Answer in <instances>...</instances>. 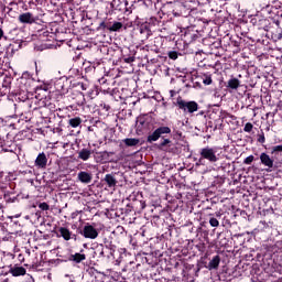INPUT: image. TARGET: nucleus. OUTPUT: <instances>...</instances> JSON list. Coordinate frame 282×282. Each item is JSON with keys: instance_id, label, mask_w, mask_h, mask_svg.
Listing matches in <instances>:
<instances>
[{"instance_id": "f257e3e1", "label": "nucleus", "mask_w": 282, "mask_h": 282, "mask_svg": "<svg viewBox=\"0 0 282 282\" xmlns=\"http://www.w3.org/2000/svg\"><path fill=\"white\" fill-rule=\"evenodd\" d=\"M171 133V128L169 126H161L156 128L153 132L149 133L147 137L148 144H153V142H158L161 138V142L156 145L159 151H164L165 153H177L178 149L175 143L165 135Z\"/></svg>"}, {"instance_id": "f03ea898", "label": "nucleus", "mask_w": 282, "mask_h": 282, "mask_svg": "<svg viewBox=\"0 0 282 282\" xmlns=\"http://www.w3.org/2000/svg\"><path fill=\"white\" fill-rule=\"evenodd\" d=\"M197 0H183L182 3H177L172 9V14L175 17H189L193 10L197 9Z\"/></svg>"}, {"instance_id": "7ed1b4c3", "label": "nucleus", "mask_w": 282, "mask_h": 282, "mask_svg": "<svg viewBox=\"0 0 282 282\" xmlns=\"http://www.w3.org/2000/svg\"><path fill=\"white\" fill-rule=\"evenodd\" d=\"M174 105H176V107L184 113L193 115L195 111H199V104H197V101H186L182 96L176 98Z\"/></svg>"}, {"instance_id": "20e7f679", "label": "nucleus", "mask_w": 282, "mask_h": 282, "mask_svg": "<svg viewBox=\"0 0 282 282\" xmlns=\"http://www.w3.org/2000/svg\"><path fill=\"white\" fill-rule=\"evenodd\" d=\"M199 159H198V164H204V161L207 160L212 164L217 162L219 158H217V151L210 147H206L200 149L199 151Z\"/></svg>"}, {"instance_id": "39448f33", "label": "nucleus", "mask_w": 282, "mask_h": 282, "mask_svg": "<svg viewBox=\"0 0 282 282\" xmlns=\"http://www.w3.org/2000/svg\"><path fill=\"white\" fill-rule=\"evenodd\" d=\"M151 124H153V118L149 115H141L137 118L138 131H147L151 129Z\"/></svg>"}, {"instance_id": "423d86ee", "label": "nucleus", "mask_w": 282, "mask_h": 282, "mask_svg": "<svg viewBox=\"0 0 282 282\" xmlns=\"http://www.w3.org/2000/svg\"><path fill=\"white\" fill-rule=\"evenodd\" d=\"M79 235L85 237V239H98V229L93 225L87 224L79 230Z\"/></svg>"}, {"instance_id": "0eeeda50", "label": "nucleus", "mask_w": 282, "mask_h": 282, "mask_svg": "<svg viewBox=\"0 0 282 282\" xmlns=\"http://www.w3.org/2000/svg\"><path fill=\"white\" fill-rule=\"evenodd\" d=\"M138 32L137 36L141 43L144 41H149V36H151V29H149V24L142 23L140 26L137 28Z\"/></svg>"}, {"instance_id": "6e6552de", "label": "nucleus", "mask_w": 282, "mask_h": 282, "mask_svg": "<svg viewBox=\"0 0 282 282\" xmlns=\"http://www.w3.org/2000/svg\"><path fill=\"white\" fill-rule=\"evenodd\" d=\"M122 28V22H100L98 30H109V32H120Z\"/></svg>"}, {"instance_id": "1a4fd4ad", "label": "nucleus", "mask_w": 282, "mask_h": 282, "mask_svg": "<svg viewBox=\"0 0 282 282\" xmlns=\"http://www.w3.org/2000/svg\"><path fill=\"white\" fill-rule=\"evenodd\" d=\"M77 158L78 160H83V162H87V160L91 159V155H94V150L91 149V145L88 144L87 148H83L77 151Z\"/></svg>"}, {"instance_id": "9d476101", "label": "nucleus", "mask_w": 282, "mask_h": 282, "mask_svg": "<svg viewBox=\"0 0 282 282\" xmlns=\"http://www.w3.org/2000/svg\"><path fill=\"white\" fill-rule=\"evenodd\" d=\"M260 162L263 166H267V171H272L274 169V159L265 152L260 154Z\"/></svg>"}, {"instance_id": "9b49d317", "label": "nucleus", "mask_w": 282, "mask_h": 282, "mask_svg": "<svg viewBox=\"0 0 282 282\" xmlns=\"http://www.w3.org/2000/svg\"><path fill=\"white\" fill-rule=\"evenodd\" d=\"M111 80L113 79H107V77L99 78V89L104 94H112L113 89L111 88Z\"/></svg>"}, {"instance_id": "f8f14e48", "label": "nucleus", "mask_w": 282, "mask_h": 282, "mask_svg": "<svg viewBox=\"0 0 282 282\" xmlns=\"http://www.w3.org/2000/svg\"><path fill=\"white\" fill-rule=\"evenodd\" d=\"M35 98L37 100H40L41 105H43V107H40V116H41V118H43L44 120L47 119V117L51 113V110H50V108L46 107L45 99H43V97H41V93H39L35 96Z\"/></svg>"}, {"instance_id": "ddd939ff", "label": "nucleus", "mask_w": 282, "mask_h": 282, "mask_svg": "<svg viewBox=\"0 0 282 282\" xmlns=\"http://www.w3.org/2000/svg\"><path fill=\"white\" fill-rule=\"evenodd\" d=\"M21 124V120L14 116L6 117L4 118V127L8 129H19Z\"/></svg>"}, {"instance_id": "4468645a", "label": "nucleus", "mask_w": 282, "mask_h": 282, "mask_svg": "<svg viewBox=\"0 0 282 282\" xmlns=\"http://www.w3.org/2000/svg\"><path fill=\"white\" fill-rule=\"evenodd\" d=\"M26 273L28 270L19 264L10 265L9 274H12V276H25Z\"/></svg>"}, {"instance_id": "2eb2a0df", "label": "nucleus", "mask_w": 282, "mask_h": 282, "mask_svg": "<svg viewBox=\"0 0 282 282\" xmlns=\"http://www.w3.org/2000/svg\"><path fill=\"white\" fill-rule=\"evenodd\" d=\"M18 21L26 25H32V23H35L36 20L34 19V14H32L31 12H25V13H21L18 17Z\"/></svg>"}, {"instance_id": "dca6fc26", "label": "nucleus", "mask_w": 282, "mask_h": 282, "mask_svg": "<svg viewBox=\"0 0 282 282\" xmlns=\"http://www.w3.org/2000/svg\"><path fill=\"white\" fill-rule=\"evenodd\" d=\"M282 41V28L281 21L276 20L273 22V42Z\"/></svg>"}, {"instance_id": "f3484780", "label": "nucleus", "mask_w": 282, "mask_h": 282, "mask_svg": "<svg viewBox=\"0 0 282 282\" xmlns=\"http://www.w3.org/2000/svg\"><path fill=\"white\" fill-rule=\"evenodd\" d=\"M93 155L97 163L102 164L105 162H109V152L107 151L98 152L94 150Z\"/></svg>"}, {"instance_id": "a211bd4d", "label": "nucleus", "mask_w": 282, "mask_h": 282, "mask_svg": "<svg viewBox=\"0 0 282 282\" xmlns=\"http://www.w3.org/2000/svg\"><path fill=\"white\" fill-rule=\"evenodd\" d=\"M87 259V256L85 253H78L75 254H68L64 261H72L73 263H83Z\"/></svg>"}, {"instance_id": "6ab92c4d", "label": "nucleus", "mask_w": 282, "mask_h": 282, "mask_svg": "<svg viewBox=\"0 0 282 282\" xmlns=\"http://www.w3.org/2000/svg\"><path fill=\"white\" fill-rule=\"evenodd\" d=\"M225 87L230 91H237L241 87V80L237 77H231L226 84Z\"/></svg>"}, {"instance_id": "aec40b11", "label": "nucleus", "mask_w": 282, "mask_h": 282, "mask_svg": "<svg viewBox=\"0 0 282 282\" xmlns=\"http://www.w3.org/2000/svg\"><path fill=\"white\" fill-rule=\"evenodd\" d=\"M35 166L37 169H46L47 167V155L45 152L39 153V155L35 159Z\"/></svg>"}, {"instance_id": "412c9836", "label": "nucleus", "mask_w": 282, "mask_h": 282, "mask_svg": "<svg viewBox=\"0 0 282 282\" xmlns=\"http://www.w3.org/2000/svg\"><path fill=\"white\" fill-rule=\"evenodd\" d=\"M145 24H148L149 30H153L154 28V31L160 32V28L163 25V22L158 20V18H150Z\"/></svg>"}, {"instance_id": "4be33fe9", "label": "nucleus", "mask_w": 282, "mask_h": 282, "mask_svg": "<svg viewBox=\"0 0 282 282\" xmlns=\"http://www.w3.org/2000/svg\"><path fill=\"white\" fill-rule=\"evenodd\" d=\"M219 263H221V257L217 254L213 257V259L209 261L206 268L207 270H219Z\"/></svg>"}, {"instance_id": "5701e85b", "label": "nucleus", "mask_w": 282, "mask_h": 282, "mask_svg": "<svg viewBox=\"0 0 282 282\" xmlns=\"http://www.w3.org/2000/svg\"><path fill=\"white\" fill-rule=\"evenodd\" d=\"M104 182L109 188H113L118 184V181L116 180V176H113V174H106Z\"/></svg>"}, {"instance_id": "b1692460", "label": "nucleus", "mask_w": 282, "mask_h": 282, "mask_svg": "<svg viewBox=\"0 0 282 282\" xmlns=\"http://www.w3.org/2000/svg\"><path fill=\"white\" fill-rule=\"evenodd\" d=\"M74 100V105L77 107H83L85 105V95L83 93H77L76 95L72 96Z\"/></svg>"}, {"instance_id": "393cba45", "label": "nucleus", "mask_w": 282, "mask_h": 282, "mask_svg": "<svg viewBox=\"0 0 282 282\" xmlns=\"http://www.w3.org/2000/svg\"><path fill=\"white\" fill-rule=\"evenodd\" d=\"M59 237L64 239V241H69L72 239V231H69L66 227L58 228Z\"/></svg>"}, {"instance_id": "a878e982", "label": "nucleus", "mask_w": 282, "mask_h": 282, "mask_svg": "<svg viewBox=\"0 0 282 282\" xmlns=\"http://www.w3.org/2000/svg\"><path fill=\"white\" fill-rule=\"evenodd\" d=\"M78 180L83 184H90L91 183V174L89 172H79Z\"/></svg>"}, {"instance_id": "bb28decb", "label": "nucleus", "mask_w": 282, "mask_h": 282, "mask_svg": "<svg viewBox=\"0 0 282 282\" xmlns=\"http://www.w3.org/2000/svg\"><path fill=\"white\" fill-rule=\"evenodd\" d=\"M69 127L73 129H76L77 127H80L83 124V119L80 117H74L68 120Z\"/></svg>"}, {"instance_id": "cd10ccee", "label": "nucleus", "mask_w": 282, "mask_h": 282, "mask_svg": "<svg viewBox=\"0 0 282 282\" xmlns=\"http://www.w3.org/2000/svg\"><path fill=\"white\" fill-rule=\"evenodd\" d=\"M122 142L126 144V147H138V144H140V139L127 138L123 139Z\"/></svg>"}, {"instance_id": "c85d7f7f", "label": "nucleus", "mask_w": 282, "mask_h": 282, "mask_svg": "<svg viewBox=\"0 0 282 282\" xmlns=\"http://www.w3.org/2000/svg\"><path fill=\"white\" fill-rule=\"evenodd\" d=\"M268 20L261 19V18H252L251 23L254 25V28H258V30L263 29V23H265Z\"/></svg>"}, {"instance_id": "c756f323", "label": "nucleus", "mask_w": 282, "mask_h": 282, "mask_svg": "<svg viewBox=\"0 0 282 282\" xmlns=\"http://www.w3.org/2000/svg\"><path fill=\"white\" fill-rule=\"evenodd\" d=\"M14 195L13 193H4L3 195V199L4 202H7V204H14L17 202V196H12Z\"/></svg>"}, {"instance_id": "7c9ffc66", "label": "nucleus", "mask_w": 282, "mask_h": 282, "mask_svg": "<svg viewBox=\"0 0 282 282\" xmlns=\"http://www.w3.org/2000/svg\"><path fill=\"white\" fill-rule=\"evenodd\" d=\"M203 84L208 86V85H213V75L210 74H203L200 76Z\"/></svg>"}, {"instance_id": "2f4dec72", "label": "nucleus", "mask_w": 282, "mask_h": 282, "mask_svg": "<svg viewBox=\"0 0 282 282\" xmlns=\"http://www.w3.org/2000/svg\"><path fill=\"white\" fill-rule=\"evenodd\" d=\"M11 85H12V78L10 76H6L2 82L3 89H6V91H8V89H10Z\"/></svg>"}, {"instance_id": "473e14b6", "label": "nucleus", "mask_w": 282, "mask_h": 282, "mask_svg": "<svg viewBox=\"0 0 282 282\" xmlns=\"http://www.w3.org/2000/svg\"><path fill=\"white\" fill-rule=\"evenodd\" d=\"M231 41V45H234V47H241V43L243 42V39L239 37V36H231L230 37Z\"/></svg>"}, {"instance_id": "72a5a7b5", "label": "nucleus", "mask_w": 282, "mask_h": 282, "mask_svg": "<svg viewBox=\"0 0 282 282\" xmlns=\"http://www.w3.org/2000/svg\"><path fill=\"white\" fill-rule=\"evenodd\" d=\"M22 83L25 85L26 91H29V89L32 88V84H34V78H32V77H29V78L22 77Z\"/></svg>"}, {"instance_id": "f704fd0d", "label": "nucleus", "mask_w": 282, "mask_h": 282, "mask_svg": "<svg viewBox=\"0 0 282 282\" xmlns=\"http://www.w3.org/2000/svg\"><path fill=\"white\" fill-rule=\"evenodd\" d=\"M209 226L212 228H219V220L213 216V214L209 215Z\"/></svg>"}, {"instance_id": "c9c22d12", "label": "nucleus", "mask_w": 282, "mask_h": 282, "mask_svg": "<svg viewBox=\"0 0 282 282\" xmlns=\"http://www.w3.org/2000/svg\"><path fill=\"white\" fill-rule=\"evenodd\" d=\"M169 58H171L172 61H177L180 53H177V51H170L167 53Z\"/></svg>"}, {"instance_id": "e433bc0d", "label": "nucleus", "mask_w": 282, "mask_h": 282, "mask_svg": "<svg viewBox=\"0 0 282 282\" xmlns=\"http://www.w3.org/2000/svg\"><path fill=\"white\" fill-rule=\"evenodd\" d=\"M252 129H254V126L252 123H250V122H247L245 124L243 131H245V133H251Z\"/></svg>"}, {"instance_id": "4c0bfd02", "label": "nucleus", "mask_w": 282, "mask_h": 282, "mask_svg": "<svg viewBox=\"0 0 282 282\" xmlns=\"http://www.w3.org/2000/svg\"><path fill=\"white\" fill-rule=\"evenodd\" d=\"M254 162V155H249L243 160V164L250 165Z\"/></svg>"}, {"instance_id": "58836bf2", "label": "nucleus", "mask_w": 282, "mask_h": 282, "mask_svg": "<svg viewBox=\"0 0 282 282\" xmlns=\"http://www.w3.org/2000/svg\"><path fill=\"white\" fill-rule=\"evenodd\" d=\"M196 248L198 252H206V243L204 242H199L198 245H196Z\"/></svg>"}, {"instance_id": "ea45409f", "label": "nucleus", "mask_w": 282, "mask_h": 282, "mask_svg": "<svg viewBox=\"0 0 282 282\" xmlns=\"http://www.w3.org/2000/svg\"><path fill=\"white\" fill-rule=\"evenodd\" d=\"M202 263H197L196 268L194 269V275L199 276V272H202Z\"/></svg>"}, {"instance_id": "a19ab883", "label": "nucleus", "mask_w": 282, "mask_h": 282, "mask_svg": "<svg viewBox=\"0 0 282 282\" xmlns=\"http://www.w3.org/2000/svg\"><path fill=\"white\" fill-rule=\"evenodd\" d=\"M212 50H219L221 48V41H216L210 45Z\"/></svg>"}, {"instance_id": "79ce46f5", "label": "nucleus", "mask_w": 282, "mask_h": 282, "mask_svg": "<svg viewBox=\"0 0 282 282\" xmlns=\"http://www.w3.org/2000/svg\"><path fill=\"white\" fill-rule=\"evenodd\" d=\"M18 120H20V124H23V122H30V118L23 113L20 116Z\"/></svg>"}, {"instance_id": "37998d69", "label": "nucleus", "mask_w": 282, "mask_h": 282, "mask_svg": "<svg viewBox=\"0 0 282 282\" xmlns=\"http://www.w3.org/2000/svg\"><path fill=\"white\" fill-rule=\"evenodd\" d=\"M122 61H123V63L131 65V63H133L135 61V57H133V56L123 57Z\"/></svg>"}, {"instance_id": "c03bdc74", "label": "nucleus", "mask_w": 282, "mask_h": 282, "mask_svg": "<svg viewBox=\"0 0 282 282\" xmlns=\"http://www.w3.org/2000/svg\"><path fill=\"white\" fill-rule=\"evenodd\" d=\"M258 142H260V144H264L265 133L261 132L260 134H258Z\"/></svg>"}, {"instance_id": "a18cd8bd", "label": "nucleus", "mask_w": 282, "mask_h": 282, "mask_svg": "<svg viewBox=\"0 0 282 282\" xmlns=\"http://www.w3.org/2000/svg\"><path fill=\"white\" fill-rule=\"evenodd\" d=\"M39 208L41 210H50V205L47 203H40Z\"/></svg>"}, {"instance_id": "49530a36", "label": "nucleus", "mask_w": 282, "mask_h": 282, "mask_svg": "<svg viewBox=\"0 0 282 282\" xmlns=\"http://www.w3.org/2000/svg\"><path fill=\"white\" fill-rule=\"evenodd\" d=\"M8 271H6L3 268H0V282L3 280L4 276H8Z\"/></svg>"}, {"instance_id": "de8ad7c7", "label": "nucleus", "mask_w": 282, "mask_h": 282, "mask_svg": "<svg viewBox=\"0 0 282 282\" xmlns=\"http://www.w3.org/2000/svg\"><path fill=\"white\" fill-rule=\"evenodd\" d=\"M185 39H192V41H195V39H199V36L193 33H185Z\"/></svg>"}, {"instance_id": "09e8293b", "label": "nucleus", "mask_w": 282, "mask_h": 282, "mask_svg": "<svg viewBox=\"0 0 282 282\" xmlns=\"http://www.w3.org/2000/svg\"><path fill=\"white\" fill-rule=\"evenodd\" d=\"M273 6L276 10H279V8H282V0H273Z\"/></svg>"}, {"instance_id": "8fccbe9b", "label": "nucleus", "mask_w": 282, "mask_h": 282, "mask_svg": "<svg viewBox=\"0 0 282 282\" xmlns=\"http://www.w3.org/2000/svg\"><path fill=\"white\" fill-rule=\"evenodd\" d=\"M273 153H281L282 152V145H275L272 148Z\"/></svg>"}, {"instance_id": "3c124183", "label": "nucleus", "mask_w": 282, "mask_h": 282, "mask_svg": "<svg viewBox=\"0 0 282 282\" xmlns=\"http://www.w3.org/2000/svg\"><path fill=\"white\" fill-rule=\"evenodd\" d=\"M77 87H80V89H82L83 91H87V84H85V83H78V84H77Z\"/></svg>"}, {"instance_id": "603ef678", "label": "nucleus", "mask_w": 282, "mask_h": 282, "mask_svg": "<svg viewBox=\"0 0 282 282\" xmlns=\"http://www.w3.org/2000/svg\"><path fill=\"white\" fill-rule=\"evenodd\" d=\"M130 243L133 248H138V241H135V239L131 238Z\"/></svg>"}, {"instance_id": "864d4df0", "label": "nucleus", "mask_w": 282, "mask_h": 282, "mask_svg": "<svg viewBox=\"0 0 282 282\" xmlns=\"http://www.w3.org/2000/svg\"><path fill=\"white\" fill-rule=\"evenodd\" d=\"M18 259H19V261H20L21 263H23V261H25V257H24L22 253H20V254L18 256Z\"/></svg>"}, {"instance_id": "5fc2aeb1", "label": "nucleus", "mask_w": 282, "mask_h": 282, "mask_svg": "<svg viewBox=\"0 0 282 282\" xmlns=\"http://www.w3.org/2000/svg\"><path fill=\"white\" fill-rule=\"evenodd\" d=\"M6 127V122L3 118H0V129H3Z\"/></svg>"}, {"instance_id": "6e6d98bb", "label": "nucleus", "mask_w": 282, "mask_h": 282, "mask_svg": "<svg viewBox=\"0 0 282 282\" xmlns=\"http://www.w3.org/2000/svg\"><path fill=\"white\" fill-rule=\"evenodd\" d=\"M90 98H94V96H98V90H93L91 93H89Z\"/></svg>"}, {"instance_id": "4d7b16f0", "label": "nucleus", "mask_w": 282, "mask_h": 282, "mask_svg": "<svg viewBox=\"0 0 282 282\" xmlns=\"http://www.w3.org/2000/svg\"><path fill=\"white\" fill-rule=\"evenodd\" d=\"M176 94H177V91H175V90H170V96H171V98H173Z\"/></svg>"}, {"instance_id": "13d9d810", "label": "nucleus", "mask_w": 282, "mask_h": 282, "mask_svg": "<svg viewBox=\"0 0 282 282\" xmlns=\"http://www.w3.org/2000/svg\"><path fill=\"white\" fill-rule=\"evenodd\" d=\"M197 116H204V118H206V112H205L204 110H202V111H199V112L197 113Z\"/></svg>"}, {"instance_id": "bf43d9fd", "label": "nucleus", "mask_w": 282, "mask_h": 282, "mask_svg": "<svg viewBox=\"0 0 282 282\" xmlns=\"http://www.w3.org/2000/svg\"><path fill=\"white\" fill-rule=\"evenodd\" d=\"M1 282H11V281H10V278L4 276V278H3V280H2Z\"/></svg>"}, {"instance_id": "052dcab7", "label": "nucleus", "mask_w": 282, "mask_h": 282, "mask_svg": "<svg viewBox=\"0 0 282 282\" xmlns=\"http://www.w3.org/2000/svg\"><path fill=\"white\" fill-rule=\"evenodd\" d=\"M3 34H4L3 29L0 28V41L3 37Z\"/></svg>"}, {"instance_id": "680f3d73", "label": "nucleus", "mask_w": 282, "mask_h": 282, "mask_svg": "<svg viewBox=\"0 0 282 282\" xmlns=\"http://www.w3.org/2000/svg\"><path fill=\"white\" fill-rule=\"evenodd\" d=\"M70 239H74V241H76V235L70 234Z\"/></svg>"}, {"instance_id": "e2e57ef3", "label": "nucleus", "mask_w": 282, "mask_h": 282, "mask_svg": "<svg viewBox=\"0 0 282 282\" xmlns=\"http://www.w3.org/2000/svg\"><path fill=\"white\" fill-rule=\"evenodd\" d=\"M9 6H17V2L12 1L9 3Z\"/></svg>"}, {"instance_id": "0e129e2a", "label": "nucleus", "mask_w": 282, "mask_h": 282, "mask_svg": "<svg viewBox=\"0 0 282 282\" xmlns=\"http://www.w3.org/2000/svg\"><path fill=\"white\" fill-rule=\"evenodd\" d=\"M100 256H101V257H105V251L101 250V251H100Z\"/></svg>"}, {"instance_id": "69168bd1", "label": "nucleus", "mask_w": 282, "mask_h": 282, "mask_svg": "<svg viewBox=\"0 0 282 282\" xmlns=\"http://www.w3.org/2000/svg\"><path fill=\"white\" fill-rule=\"evenodd\" d=\"M216 217H221V214L220 213L216 214Z\"/></svg>"}, {"instance_id": "338daca9", "label": "nucleus", "mask_w": 282, "mask_h": 282, "mask_svg": "<svg viewBox=\"0 0 282 282\" xmlns=\"http://www.w3.org/2000/svg\"><path fill=\"white\" fill-rule=\"evenodd\" d=\"M110 6H111V9L113 10V2H111Z\"/></svg>"}, {"instance_id": "774afa93", "label": "nucleus", "mask_w": 282, "mask_h": 282, "mask_svg": "<svg viewBox=\"0 0 282 282\" xmlns=\"http://www.w3.org/2000/svg\"><path fill=\"white\" fill-rule=\"evenodd\" d=\"M3 208V205L2 204H0V210Z\"/></svg>"}]
</instances>
